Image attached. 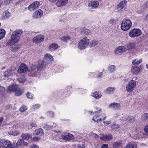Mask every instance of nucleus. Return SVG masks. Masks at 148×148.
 <instances>
[{"label": "nucleus", "mask_w": 148, "mask_h": 148, "mask_svg": "<svg viewBox=\"0 0 148 148\" xmlns=\"http://www.w3.org/2000/svg\"><path fill=\"white\" fill-rule=\"evenodd\" d=\"M22 33L23 31L21 29H17L14 31L11 35V39L6 44V46L14 45L19 40Z\"/></svg>", "instance_id": "1"}, {"label": "nucleus", "mask_w": 148, "mask_h": 148, "mask_svg": "<svg viewBox=\"0 0 148 148\" xmlns=\"http://www.w3.org/2000/svg\"><path fill=\"white\" fill-rule=\"evenodd\" d=\"M89 42V39L84 38L81 39L78 43V48L80 50L84 49L88 47Z\"/></svg>", "instance_id": "2"}, {"label": "nucleus", "mask_w": 148, "mask_h": 148, "mask_svg": "<svg viewBox=\"0 0 148 148\" xmlns=\"http://www.w3.org/2000/svg\"><path fill=\"white\" fill-rule=\"evenodd\" d=\"M132 25V22L130 20L125 19L122 21L121 23V29L124 31L128 30L130 28Z\"/></svg>", "instance_id": "3"}, {"label": "nucleus", "mask_w": 148, "mask_h": 148, "mask_svg": "<svg viewBox=\"0 0 148 148\" xmlns=\"http://www.w3.org/2000/svg\"><path fill=\"white\" fill-rule=\"evenodd\" d=\"M5 145H6L8 148H16L14 147V145L10 141L5 139H0V148H7Z\"/></svg>", "instance_id": "4"}, {"label": "nucleus", "mask_w": 148, "mask_h": 148, "mask_svg": "<svg viewBox=\"0 0 148 148\" xmlns=\"http://www.w3.org/2000/svg\"><path fill=\"white\" fill-rule=\"evenodd\" d=\"M142 32L138 29H134L131 30L129 33V35L132 38H135L140 36L141 35Z\"/></svg>", "instance_id": "5"}, {"label": "nucleus", "mask_w": 148, "mask_h": 148, "mask_svg": "<svg viewBox=\"0 0 148 148\" xmlns=\"http://www.w3.org/2000/svg\"><path fill=\"white\" fill-rule=\"evenodd\" d=\"M136 85V82L132 79L127 84L126 87V90L129 92H132L135 88Z\"/></svg>", "instance_id": "6"}, {"label": "nucleus", "mask_w": 148, "mask_h": 148, "mask_svg": "<svg viewBox=\"0 0 148 148\" xmlns=\"http://www.w3.org/2000/svg\"><path fill=\"white\" fill-rule=\"evenodd\" d=\"M61 137L63 140L67 141L73 140L74 138L73 135L67 132L63 133L61 135Z\"/></svg>", "instance_id": "7"}, {"label": "nucleus", "mask_w": 148, "mask_h": 148, "mask_svg": "<svg viewBox=\"0 0 148 148\" xmlns=\"http://www.w3.org/2000/svg\"><path fill=\"white\" fill-rule=\"evenodd\" d=\"M39 5L40 3L39 2L35 1L29 5L28 8V9L30 11H34L38 9Z\"/></svg>", "instance_id": "8"}, {"label": "nucleus", "mask_w": 148, "mask_h": 148, "mask_svg": "<svg viewBox=\"0 0 148 148\" xmlns=\"http://www.w3.org/2000/svg\"><path fill=\"white\" fill-rule=\"evenodd\" d=\"M47 64V62L45 60H39L37 65V70H42Z\"/></svg>", "instance_id": "9"}, {"label": "nucleus", "mask_w": 148, "mask_h": 148, "mask_svg": "<svg viewBox=\"0 0 148 148\" xmlns=\"http://www.w3.org/2000/svg\"><path fill=\"white\" fill-rule=\"evenodd\" d=\"M99 5L98 1H93L90 2L88 5V6L90 9H95L97 8Z\"/></svg>", "instance_id": "10"}, {"label": "nucleus", "mask_w": 148, "mask_h": 148, "mask_svg": "<svg viewBox=\"0 0 148 148\" xmlns=\"http://www.w3.org/2000/svg\"><path fill=\"white\" fill-rule=\"evenodd\" d=\"M44 36L42 35H40L35 37L33 39V41L36 43H40L44 40Z\"/></svg>", "instance_id": "11"}, {"label": "nucleus", "mask_w": 148, "mask_h": 148, "mask_svg": "<svg viewBox=\"0 0 148 148\" xmlns=\"http://www.w3.org/2000/svg\"><path fill=\"white\" fill-rule=\"evenodd\" d=\"M28 70L27 66L25 64L23 63L19 67L18 71L20 73H23L26 72Z\"/></svg>", "instance_id": "12"}, {"label": "nucleus", "mask_w": 148, "mask_h": 148, "mask_svg": "<svg viewBox=\"0 0 148 148\" xmlns=\"http://www.w3.org/2000/svg\"><path fill=\"white\" fill-rule=\"evenodd\" d=\"M112 138V136L109 134H107L101 135L100 137V139L101 140L105 141L111 140Z\"/></svg>", "instance_id": "13"}, {"label": "nucleus", "mask_w": 148, "mask_h": 148, "mask_svg": "<svg viewBox=\"0 0 148 148\" xmlns=\"http://www.w3.org/2000/svg\"><path fill=\"white\" fill-rule=\"evenodd\" d=\"M108 108L110 109H112L114 110L119 109L120 108V103H116L113 102L110 104Z\"/></svg>", "instance_id": "14"}, {"label": "nucleus", "mask_w": 148, "mask_h": 148, "mask_svg": "<svg viewBox=\"0 0 148 148\" xmlns=\"http://www.w3.org/2000/svg\"><path fill=\"white\" fill-rule=\"evenodd\" d=\"M43 12L41 10H38L34 12L33 15V16L35 18H39L42 15Z\"/></svg>", "instance_id": "15"}, {"label": "nucleus", "mask_w": 148, "mask_h": 148, "mask_svg": "<svg viewBox=\"0 0 148 148\" xmlns=\"http://www.w3.org/2000/svg\"><path fill=\"white\" fill-rule=\"evenodd\" d=\"M104 116V118H102L100 117H99L98 118V116L97 115L94 116L92 120L95 122H98L101 121L102 120H105L106 118V116L104 114L102 113L100 114V117L101 116Z\"/></svg>", "instance_id": "16"}, {"label": "nucleus", "mask_w": 148, "mask_h": 148, "mask_svg": "<svg viewBox=\"0 0 148 148\" xmlns=\"http://www.w3.org/2000/svg\"><path fill=\"white\" fill-rule=\"evenodd\" d=\"M125 51V48L124 46H120L116 48L114 52L116 54H119Z\"/></svg>", "instance_id": "17"}, {"label": "nucleus", "mask_w": 148, "mask_h": 148, "mask_svg": "<svg viewBox=\"0 0 148 148\" xmlns=\"http://www.w3.org/2000/svg\"><path fill=\"white\" fill-rule=\"evenodd\" d=\"M18 88L16 84H13L9 86L8 88L7 92L10 93L12 92H14Z\"/></svg>", "instance_id": "18"}, {"label": "nucleus", "mask_w": 148, "mask_h": 148, "mask_svg": "<svg viewBox=\"0 0 148 148\" xmlns=\"http://www.w3.org/2000/svg\"><path fill=\"white\" fill-rule=\"evenodd\" d=\"M35 135L38 137H40L43 135V130L41 128H39L35 130L34 133Z\"/></svg>", "instance_id": "19"}, {"label": "nucleus", "mask_w": 148, "mask_h": 148, "mask_svg": "<svg viewBox=\"0 0 148 148\" xmlns=\"http://www.w3.org/2000/svg\"><path fill=\"white\" fill-rule=\"evenodd\" d=\"M126 5V1H123L120 2L117 6V9L119 10H122Z\"/></svg>", "instance_id": "20"}, {"label": "nucleus", "mask_w": 148, "mask_h": 148, "mask_svg": "<svg viewBox=\"0 0 148 148\" xmlns=\"http://www.w3.org/2000/svg\"><path fill=\"white\" fill-rule=\"evenodd\" d=\"M115 88L114 87H109L107 88L104 91V92L106 94H113Z\"/></svg>", "instance_id": "21"}, {"label": "nucleus", "mask_w": 148, "mask_h": 148, "mask_svg": "<svg viewBox=\"0 0 148 148\" xmlns=\"http://www.w3.org/2000/svg\"><path fill=\"white\" fill-rule=\"evenodd\" d=\"M68 0H58L56 3L58 7H61L65 5L67 3Z\"/></svg>", "instance_id": "22"}, {"label": "nucleus", "mask_w": 148, "mask_h": 148, "mask_svg": "<svg viewBox=\"0 0 148 148\" xmlns=\"http://www.w3.org/2000/svg\"><path fill=\"white\" fill-rule=\"evenodd\" d=\"M92 96L97 99L100 98L102 96V94L100 92H95L92 93Z\"/></svg>", "instance_id": "23"}, {"label": "nucleus", "mask_w": 148, "mask_h": 148, "mask_svg": "<svg viewBox=\"0 0 148 148\" xmlns=\"http://www.w3.org/2000/svg\"><path fill=\"white\" fill-rule=\"evenodd\" d=\"M45 61L47 62V64L48 61H52L53 60L52 56L49 54L47 53L44 57V59Z\"/></svg>", "instance_id": "24"}, {"label": "nucleus", "mask_w": 148, "mask_h": 148, "mask_svg": "<svg viewBox=\"0 0 148 148\" xmlns=\"http://www.w3.org/2000/svg\"><path fill=\"white\" fill-rule=\"evenodd\" d=\"M58 45L56 43H53L50 45L49 48L51 51H53L57 49L58 48Z\"/></svg>", "instance_id": "25"}, {"label": "nucleus", "mask_w": 148, "mask_h": 148, "mask_svg": "<svg viewBox=\"0 0 148 148\" xmlns=\"http://www.w3.org/2000/svg\"><path fill=\"white\" fill-rule=\"evenodd\" d=\"M136 143L134 142L129 143L127 145L126 148H137Z\"/></svg>", "instance_id": "26"}, {"label": "nucleus", "mask_w": 148, "mask_h": 148, "mask_svg": "<svg viewBox=\"0 0 148 148\" xmlns=\"http://www.w3.org/2000/svg\"><path fill=\"white\" fill-rule=\"evenodd\" d=\"M22 138L24 140H28L31 138L32 135L28 133L23 134L21 135Z\"/></svg>", "instance_id": "27"}, {"label": "nucleus", "mask_w": 148, "mask_h": 148, "mask_svg": "<svg viewBox=\"0 0 148 148\" xmlns=\"http://www.w3.org/2000/svg\"><path fill=\"white\" fill-rule=\"evenodd\" d=\"M135 45L134 42L128 43L127 46V49L128 50H130L132 49H134Z\"/></svg>", "instance_id": "28"}, {"label": "nucleus", "mask_w": 148, "mask_h": 148, "mask_svg": "<svg viewBox=\"0 0 148 148\" xmlns=\"http://www.w3.org/2000/svg\"><path fill=\"white\" fill-rule=\"evenodd\" d=\"M143 46L141 45H135L134 51L138 52H140L143 50Z\"/></svg>", "instance_id": "29"}, {"label": "nucleus", "mask_w": 148, "mask_h": 148, "mask_svg": "<svg viewBox=\"0 0 148 148\" xmlns=\"http://www.w3.org/2000/svg\"><path fill=\"white\" fill-rule=\"evenodd\" d=\"M56 124H53V126H52L51 125H49V124H47L44 125V126H43V128L46 130H50L53 127H55L56 126Z\"/></svg>", "instance_id": "30"}, {"label": "nucleus", "mask_w": 148, "mask_h": 148, "mask_svg": "<svg viewBox=\"0 0 148 148\" xmlns=\"http://www.w3.org/2000/svg\"><path fill=\"white\" fill-rule=\"evenodd\" d=\"M20 44L15 45L10 47L11 50L12 52L16 51L20 48Z\"/></svg>", "instance_id": "31"}, {"label": "nucleus", "mask_w": 148, "mask_h": 148, "mask_svg": "<svg viewBox=\"0 0 148 148\" xmlns=\"http://www.w3.org/2000/svg\"><path fill=\"white\" fill-rule=\"evenodd\" d=\"M25 143H26L22 139H20L17 142L16 144V146H14V147H16V148H17L20 145H25Z\"/></svg>", "instance_id": "32"}, {"label": "nucleus", "mask_w": 148, "mask_h": 148, "mask_svg": "<svg viewBox=\"0 0 148 148\" xmlns=\"http://www.w3.org/2000/svg\"><path fill=\"white\" fill-rule=\"evenodd\" d=\"M139 68L138 67L134 66L132 67V72L133 74H136L139 72Z\"/></svg>", "instance_id": "33"}, {"label": "nucleus", "mask_w": 148, "mask_h": 148, "mask_svg": "<svg viewBox=\"0 0 148 148\" xmlns=\"http://www.w3.org/2000/svg\"><path fill=\"white\" fill-rule=\"evenodd\" d=\"M116 68V66L114 65H111L108 67V70L110 73L113 72Z\"/></svg>", "instance_id": "34"}, {"label": "nucleus", "mask_w": 148, "mask_h": 148, "mask_svg": "<svg viewBox=\"0 0 148 148\" xmlns=\"http://www.w3.org/2000/svg\"><path fill=\"white\" fill-rule=\"evenodd\" d=\"M142 61V59H136L134 60L132 63L134 65H137L139 64Z\"/></svg>", "instance_id": "35"}, {"label": "nucleus", "mask_w": 148, "mask_h": 148, "mask_svg": "<svg viewBox=\"0 0 148 148\" xmlns=\"http://www.w3.org/2000/svg\"><path fill=\"white\" fill-rule=\"evenodd\" d=\"M70 36H65L62 37L60 39L61 40L64 42H67L68 40H70L71 39Z\"/></svg>", "instance_id": "36"}, {"label": "nucleus", "mask_w": 148, "mask_h": 148, "mask_svg": "<svg viewBox=\"0 0 148 148\" xmlns=\"http://www.w3.org/2000/svg\"><path fill=\"white\" fill-rule=\"evenodd\" d=\"M4 74L5 77H8L12 74V70L11 69L8 70L4 72Z\"/></svg>", "instance_id": "37"}, {"label": "nucleus", "mask_w": 148, "mask_h": 148, "mask_svg": "<svg viewBox=\"0 0 148 148\" xmlns=\"http://www.w3.org/2000/svg\"><path fill=\"white\" fill-rule=\"evenodd\" d=\"M5 34V32L3 29H0V40L3 38Z\"/></svg>", "instance_id": "38"}, {"label": "nucleus", "mask_w": 148, "mask_h": 148, "mask_svg": "<svg viewBox=\"0 0 148 148\" xmlns=\"http://www.w3.org/2000/svg\"><path fill=\"white\" fill-rule=\"evenodd\" d=\"M122 141L120 140H118L116 142H115L113 145V146L114 147L116 148L121 145L122 144Z\"/></svg>", "instance_id": "39"}, {"label": "nucleus", "mask_w": 148, "mask_h": 148, "mask_svg": "<svg viewBox=\"0 0 148 148\" xmlns=\"http://www.w3.org/2000/svg\"><path fill=\"white\" fill-rule=\"evenodd\" d=\"M15 95L16 96H19L21 95L23 92V91L21 89H18L17 88V89L15 91Z\"/></svg>", "instance_id": "40"}, {"label": "nucleus", "mask_w": 148, "mask_h": 148, "mask_svg": "<svg viewBox=\"0 0 148 148\" xmlns=\"http://www.w3.org/2000/svg\"><path fill=\"white\" fill-rule=\"evenodd\" d=\"M17 79L19 83H24L26 80L24 76H21L20 77L17 78Z\"/></svg>", "instance_id": "41"}, {"label": "nucleus", "mask_w": 148, "mask_h": 148, "mask_svg": "<svg viewBox=\"0 0 148 148\" xmlns=\"http://www.w3.org/2000/svg\"><path fill=\"white\" fill-rule=\"evenodd\" d=\"M98 43V40H93L91 41L90 44L91 47H93L97 45Z\"/></svg>", "instance_id": "42"}, {"label": "nucleus", "mask_w": 148, "mask_h": 148, "mask_svg": "<svg viewBox=\"0 0 148 148\" xmlns=\"http://www.w3.org/2000/svg\"><path fill=\"white\" fill-rule=\"evenodd\" d=\"M82 34L84 35L88 36L91 34V32L90 30L87 29H85L82 32Z\"/></svg>", "instance_id": "43"}, {"label": "nucleus", "mask_w": 148, "mask_h": 148, "mask_svg": "<svg viewBox=\"0 0 148 148\" xmlns=\"http://www.w3.org/2000/svg\"><path fill=\"white\" fill-rule=\"evenodd\" d=\"M3 16L4 18H6L9 17L10 14L8 11H6L3 13Z\"/></svg>", "instance_id": "44"}, {"label": "nucleus", "mask_w": 148, "mask_h": 148, "mask_svg": "<svg viewBox=\"0 0 148 148\" xmlns=\"http://www.w3.org/2000/svg\"><path fill=\"white\" fill-rule=\"evenodd\" d=\"M29 71L30 72V76L33 77L37 75V71L36 70L34 71H30V70H29Z\"/></svg>", "instance_id": "45"}, {"label": "nucleus", "mask_w": 148, "mask_h": 148, "mask_svg": "<svg viewBox=\"0 0 148 148\" xmlns=\"http://www.w3.org/2000/svg\"><path fill=\"white\" fill-rule=\"evenodd\" d=\"M126 120L129 122H133L135 121V119L133 116H128L126 119Z\"/></svg>", "instance_id": "46"}, {"label": "nucleus", "mask_w": 148, "mask_h": 148, "mask_svg": "<svg viewBox=\"0 0 148 148\" xmlns=\"http://www.w3.org/2000/svg\"><path fill=\"white\" fill-rule=\"evenodd\" d=\"M54 114V112L52 111H48L47 112V115L48 116L50 117H52L53 116Z\"/></svg>", "instance_id": "47"}, {"label": "nucleus", "mask_w": 148, "mask_h": 148, "mask_svg": "<svg viewBox=\"0 0 148 148\" xmlns=\"http://www.w3.org/2000/svg\"><path fill=\"white\" fill-rule=\"evenodd\" d=\"M142 119L143 120H148V113L144 114H143L142 117Z\"/></svg>", "instance_id": "48"}, {"label": "nucleus", "mask_w": 148, "mask_h": 148, "mask_svg": "<svg viewBox=\"0 0 148 148\" xmlns=\"http://www.w3.org/2000/svg\"><path fill=\"white\" fill-rule=\"evenodd\" d=\"M119 127V125L118 124L113 123L111 125V128L113 130H116Z\"/></svg>", "instance_id": "49"}, {"label": "nucleus", "mask_w": 148, "mask_h": 148, "mask_svg": "<svg viewBox=\"0 0 148 148\" xmlns=\"http://www.w3.org/2000/svg\"><path fill=\"white\" fill-rule=\"evenodd\" d=\"M94 73H92V74L91 75V76H95L96 77H98L100 78L102 77L103 75L102 72H100L98 73L97 74H96V75H95V74L94 73Z\"/></svg>", "instance_id": "50"}, {"label": "nucleus", "mask_w": 148, "mask_h": 148, "mask_svg": "<svg viewBox=\"0 0 148 148\" xmlns=\"http://www.w3.org/2000/svg\"><path fill=\"white\" fill-rule=\"evenodd\" d=\"M86 146V145L83 143L78 144L77 146L78 148H84Z\"/></svg>", "instance_id": "51"}, {"label": "nucleus", "mask_w": 148, "mask_h": 148, "mask_svg": "<svg viewBox=\"0 0 148 148\" xmlns=\"http://www.w3.org/2000/svg\"><path fill=\"white\" fill-rule=\"evenodd\" d=\"M40 106L39 104H35L32 106V108L33 110H36L39 108Z\"/></svg>", "instance_id": "52"}, {"label": "nucleus", "mask_w": 148, "mask_h": 148, "mask_svg": "<svg viewBox=\"0 0 148 148\" xmlns=\"http://www.w3.org/2000/svg\"><path fill=\"white\" fill-rule=\"evenodd\" d=\"M26 95L27 97L29 99H31L33 98V94L30 92H28Z\"/></svg>", "instance_id": "53"}, {"label": "nucleus", "mask_w": 148, "mask_h": 148, "mask_svg": "<svg viewBox=\"0 0 148 148\" xmlns=\"http://www.w3.org/2000/svg\"><path fill=\"white\" fill-rule=\"evenodd\" d=\"M27 108L25 106H21L19 109V110L21 112H24L25 111Z\"/></svg>", "instance_id": "54"}, {"label": "nucleus", "mask_w": 148, "mask_h": 148, "mask_svg": "<svg viewBox=\"0 0 148 148\" xmlns=\"http://www.w3.org/2000/svg\"><path fill=\"white\" fill-rule=\"evenodd\" d=\"M5 88L4 87L0 86V93L3 94L5 92Z\"/></svg>", "instance_id": "55"}, {"label": "nucleus", "mask_w": 148, "mask_h": 148, "mask_svg": "<svg viewBox=\"0 0 148 148\" xmlns=\"http://www.w3.org/2000/svg\"><path fill=\"white\" fill-rule=\"evenodd\" d=\"M9 134L10 135H11L13 136H16L18 134V132L17 131H14V132L9 133Z\"/></svg>", "instance_id": "56"}, {"label": "nucleus", "mask_w": 148, "mask_h": 148, "mask_svg": "<svg viewBox=\"0 0 148 148\" xmlns=\"http://www.w3.org/2000/svg\"><path fill=\"white\" fill-rule=\"evenodd\" d=\"M91 136L92 137L95 139L98 138V136L97 134L94 133H92Z\"/></svg>", "instance_id": "57"}, {"label": "nucleus", "mask_w": 148, "mask_h": 148, "mask_svg": "<svg viewBox=\"0 0 148 148\" xmlns=\"http://www.w3.org/2000/svg\"><path fill=\"white\" fill-rule=\"evenodd\" d=\"M30 71H34L36 70V66L34 65H31L30 66Z\"/></svg>", "instance_id": "58"}, {"label": "nucleus", "mask_w": 148, "mask_h": 148, "mask_svg": "<svg viewBox=\"0 0 148 148\" xmlns=\"http://www.w3.org/2000/svg\"><path fill=\"white\" fill-rule=\"evenodd\" d=\"M144 131L146 133L148 134V124L145 125L144 128Z\"/></svg>", "instance_id": "59"}, {"label": "nucleus", "mask_w": 148, "mask_h": 148, "mask_svg": "<svg viewBox=\"0 0 148 148\" xmlns=\"http://www.w3.org/2000/svg\"><path fill=\"white\" fill-rule=\"evenodd\" d=\"M30 125L32 127H32H36L37 126V124L36 123L32 122L30 123Z\"/></svg>", "instance_id": "60"}, {"label": "nucleus", "mask_w": 148, "mask_h": 148, "mask_svg": "<svg viewBox=\"0 0 148 148\" xmlns=\"http://www.w3.org/2000/svg\"><path fill=\"white\" fill-rule=\"evenodd\" d=\"M12 2V0H4V3L7 5L10 3Z\"/></svg>", "instance_id": "61"}, {"label": "nucleus", "mask_w": 148, "mask_h": 148, "mask_svg": "<svg viewBox=\"0 0 148 148\" xmlns=\"http://www.w3.org/2000/svg\"><path fill=\"white\" fill-rule=\"evenodd\" d=\"M40 137H35L33 138L32 140L35 141H38L40 139Z\"/></svg>", "instance_id": "62"}, {"label": "nucleus", "mask_w": 148, "mask_h": 148, "mask_svg": "<svg viewBox=\"0 0 148 148\" xmlns=\"http://www.w3.org/2000/svg\"><path fill=\"white\" fill-rule=\"evenodd\" d=\"M108 145L107 144H103L101 146V148H108Z\"/></svg>", "instance_id": "63"}, {"label": "nucleus", "mask_w": 148, "mask_h": 148, "mask_svg": "<svg viewBox=\"0 0 148 148\" xmlns=\"http://www.w3.org/2000/svg\"><path fill=\"white\" fill-rule=\"evenodd\" d=\"M29 148H39L38 147V146L37 145H36L35 144H34L33 145L31 146Z\"/></svg>", "instance_id": "64"}]
</instances>
